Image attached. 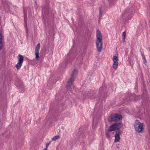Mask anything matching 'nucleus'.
I'll use <instances>...</instances> for the list:
<instances>
[{
	"label": "nucleus",
	"instance_id": "nucleus-13",
	"mask_svg": "<svg viewBox=\"0 0 150 150\" xmlns=\"http://www.w3.org/2000/svg\"><path fill=\"white\" fill-rule=\"evenodd\" d=\"M59 135H57L54 136L52 139V140L55 141L59 138Z\"/></svg>",
	"mask_w": 150,
	"mask_h": 150
},
{
	"label": "nucleus",
	"instance_id": "nucleus-11",
	"mask_svg": "<svg viewBox=\"0 0 150 150\" xmlns=\"http://www.w3.org/2000/svg\"><path fill=\"white\" fill-rule=\"evenodd\" d=\"M110 132V131H109V128L108 130L106 129L105 131V134L106 136L108 138H110V134L109 133V132Z\"/></svg>",
	"mask_w": 150,
	"mask_h": 150
},
{
	"label": "nucleus",
	"instance_id": "nucleus-20",
	"mask_svg": "<svg viewBox=\"0 0 150 150\" xmlns=\"http://www.w3.org/2000/svg\"><path fill=\"white\" fill-rule=\"evenodd\" d=\"M46 147L44 149L45 150H47V144H46Z\"/></svg>",
	"mask_w": 150,
	"mask_h": 150
},
{
	"label": "nucleus",
	"instance_id": "nucleus-8",
	"mask_svg": "<svg viewBox=\"0 0 150 150\" xmlns=\"http://www.w3.org/2000/svg\"><path fill=\"white\" fill-rule=\"evenodd\" d=\"M122 118V116L121 115L115 114L112 115L111 117V120H109V121L110 122L112 121H117L119 120Z\"/></svg>",
	"mask_w": 150,
	"mask_h": 150
},
{
	"label": "nucleus",
	"instance_id": "nucleus-7",
	"mask_svg": "<svg viewBox=\"0 0 150 150\" xmlns=\"http://www.w3.org/2000/svg\"><path fill=\"white\" fill-rule=\"evenodd\" d=\"M113 67L115 69H116L118 64L119 59L117 57L114 56L113 58Z\"/></svg>",
	"mask_w": 150,
	"mask_h": 150
},
{
	"label": "nucleus",
	"instance_id": "nucleus-6",
	"mask_svg": "<svg viewBox=\"0 0 150 150\" xmlns=\"http://www.w3.org/2000/svg\"><path fill=\"white\" fill-rule=\"evenodd\" d=\"M134 14V13L132 12V10H130L129 11H126L123 13V16H127V20H129L131 19Z\"/></svg>",
	"mask_w": 150,
	"mask_h": 150
},
{
	"label": "nucleus",
	"instance_id": "nucleus-19",
	"mask_svg": "<svg viewBox=\"0 0 150 150\" xmlns=\"http://www.w3.org/2000/svg\"><path fill=\"white\" fill-rule=\"evenodd\" d=\"M51 141H50L48 143H47V146L51 144Z\"/></svg>",
	"mask_w": 150,
	"mask_h": 150
},
{
	"label": "nucleus",
	"instance_id": "nucleus-9",
	"mask_svg": "<svg viewBox=\"0 0 150 150\" xmlns=\"http://www.w3.org/2000/svg\"><path fill=\"white\" fill-rule=\"evenodd\" d=\"M40 49V43H38L35 48V58L37 60H38L39 57V52Z\"/></svg>",
	"mask_w": 150,
	"mask_h": 150
},
{
	"label": "nucleus",
	"instance_id": "nucleus-14",
	"mask_svg": "<svg viewBox=\"0 0 150 150\" xmlns=\"http://www.w3.org/2000/svg\"><path fill=\"white\" fill-rule=\"evenodd\" d=\"M122 35L123 37V39L125 40V37L126 36V33L125 31H124L123 33L122 34Z\"/></svg>",
	"mask_w": 150,
	"mask_h": 150
},
{
	"label": "nucleus",
	"instance_id": "nucleus-15",
	"mask_svg": "<svg viewBox=\"0 0 150 150\" xmlns=\"http://www.w3.org/2000/svg\"><path fill=\"white\" fill-rule=\"evenodd\" d=\"M102 16V13L101 11V10H100V13H99V16L100 18Z\"/></svg>",
	"mask_w": 150,
	"mask_h": 150
},
{
	"label": "nucleus",
	"instance_id": "nucleus-5",
	"mask_svg": "<svg viewBox=\"0 0 150 150\" xmlns=\"http://www.w3.org/2000/svg\"><path fill=\"white\" fill-rule=\"evenodd\" d=\"M18 62L16 64V67L17 69H19L22 65V63L23 61V56L20 54L18 56Z\"/></svg>",
	"mask_w": 150,
	"mask_h": 150
},
{
	"label": "nucleus",
	"instance_id": "nucleus-12",
	"mask_svg": "<svg viewBox=\"0 0 150 150\" xmlns=\"http://www.w3.org/2000/svg\"><path fill=\"white\" fill-rule=\"evenodd\" d=\"M4 41V38H0V50L2 49L3 42Z\"/></svg>",
	"mask_w": 150,
	"mask_h": 150
},
{
	"label": "nucleus",
	"instance_id": "nucleus-18",
	"mask_svg": "<svg viewBox=\"0 0 150 150\" xmlns=\"http://www.w3.org/2000/svg\"><path fill=\"white\" fill-rule=\"evenodd\" d=\"M142 57L143 59H145V57L144 55L142 53Z\"/></svg>",
	"mask_w": 150,
	"mask_h": 150
},
{
	"label": "nucleus",
	"instance_id": "nucleus-4",
	"mask_svg": "<svg viewBox=\"0 0 150 150\" xmlns=\"http://www.w3.org/2000/svg\"><path fill=\"white\" fill-rule=\"evenodd\" d=\"M122 127L121 123H115L109 127V131H112L119 129Z\"/></svg>",
	"mask_w": 150,
	"mask_h": 150
},
{
	"label": "nucleus",
	"instance_id": "nucleus-17",
	"mask_svg": "<svg viewBox=\"0 0 150 150\" xmlns=\"http://www.w3.org/2000/svg\"><path fill=\"white\" fill-rule=\"evenodd\" d=\"M144 59V60H143V62L144 63H146V61L145 59H145Z\"/></svg>",
	"mask_w": 150,
	"mask_h": 150
},
{
	"label": "nucleus",
	"instance_id": "nucleus-10",
	"mask_svg": "<svg viewBox=\"0 0 150 150\" xmlns=\"http://www.w3.org/2000/svg\"><path fill=\"white\" fill-rule=\"evenodd\" d=\"M122 132L120 130L117 131L116 132V134L115 135V142H117L119 141L120 137V135L122 133Z\"/></svg>",
	"mask_w": 150,
	"mask_h": 150
},
{
	"label": "nucleus",
	"instance_id": "nucleus-3",
	"mask_svg": "<svg viewBox=\"0 0 150 150\" xmlns=\"http://www.w3.org/2000/svg\"><path fill=\"white\" fill-rule=\"evenodd\" d=\"M134 127L136 131L139 132H142L144 129L143 124L141 123L137 120L135 121Z\"/></svg>",
	"mask_w": 150,
	"mask_h": 150
},
{
	"label": "nucleus",
	"instance_id": "nucleus-16",
	"mask_svg": "<svg viewBox=\"0 0 150 150\" xmlns=\"http://www.w3.org/2000/svg\"><path fill=\"white\" fill-rule=\"evenodd\" d=\"M4 38L3 35H2L1 32H0V38Z\"/></svg>",
	"mask_w": 150,
	"mask_h": 150
},
{
	"label": "nucleus",
	"instance_id": "nucleus-2",
	"mask_svg": "<svg viewBox=\"0 0 150 150\" xmlns=\"http://www.w3.org/2000/svg\"><path fill=\"white\" fill-rule=\"evenodd\" d=\"M78 71L76 69H74L73 71L71 77L68 81L66 86L68 90L70 91L71 89V86L73 85V82L74 81L75 77Z\"/></svg>",
	"mask_w": 150,
	"mask_h": 150
},
{
	"label": "nucleus",
	"instance_id": "nucleus-1",
	"mask_svg": "<svg viewBox=\"0 0 150 150\" xmlns=\"http://www.w3.org/2000/svg\"><path fill=\"white\" fill-rule=\"evenodd\" d=\"M102 38V35L100 31L98 30H97L96 45L97 51L99 52H101L103 48Z\"/></svg>",
	"mask_w": 150,
	"mask_h": 150
}]
</instances>
